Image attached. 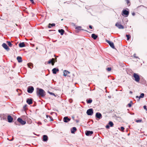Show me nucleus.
<instances>
[{"label": "nucleus", "mask_w": 147, "mask_h": 147, "mask_svg": "<svg viewBox=\"0 0 147 147\" xmlns=\"http://www.w3.org/2000/svg\"><path fill=\"white\" fill-rule=\"evenodd\" d=\"M38 89L37 92V94L38 96H41L42 97L45 95V91L41 88H37Z\"/></svg>", "instance_id": "nucleus-1"}, {"label": "nucleus", "mask_w": 147, "mask_h": 147, "mask_svg": "<svg viewBox=\"0 0 147 147\" xmlns=\"http://www.w3.org/2000/svg\"><path fill=\"white\" fill-rule=\"evenodd\" d=\"M133 77L134 78V80L137 82H139L140 80V77L139 75L137 74L134 73L133 74Z\"/></svg>", "instance_id": "nucleus-2"}, {"label": "nucleus", "mask_w": 147, "mask_h": 147, "mask_svg": "<svg viewBox=\"0 0 147 147\" xmlns=\"http://www.w3.org/2000/svg\"><path fill=\"white\" fill-rule=\"evenodd\" d=\"M34 90L33 87L32 86H28L27 88V92L30 93H32Z\"/></svg>", "instance_id": "nucleus-3"}, {"label": "nucleus", "mask_w": 147, "mask_h": 147, "mask_svg": "<svg viewBox=\"0 0 147 147\" xmlns=\"http://www.w3.org/2000/svg\"><path fill=\"white\" fill-rule=\"evenodd\" d=\"M86 113L89 115H92L93 113V109H88L87 110Z\"/></svg>", "instance_id": "nucleus-4"}, {"label": "nucleus", "mask_w": 147, "mask_h": 147, "mask_svg": "<svg viewBox=\"0 0 147 147\" xmlns=\"http://www.w3.org/2000/svg\"><path fill=\"white\" fill-rule=\"evenodd\" d=\"M17 120L22 125L25 124L26 123L25 121L23 120L22 119L20 118H19Z\"/></svg>", "instance_id": "nucleus-5"}, {"label": "nucleus", "mask_w": 147, "mask_h": 147, "mask_svg": "<svg viewBox=\"0 0 147 147\" xmlns=\"http://www.w3.org/2000/svg\"><path fill=\"white\" fill-rule=\"evenodd\" d=\"M115 26L117 27L119 29H121L124 28V27L120 23L117 22L116 23Z\"/></svg>", "instance_id": "nucleus-6"}, {"label": "nucleus", "mask_w": 147, "mask_h": 147, "mask_svg": "<svg viewBox=\"0 0 147 147\" xmlns=\"http://www.w3.org/2000/svg\"><path fill=\"white\" fill-rule=\"evenodd\" d=\"M122 13L123 14H122V15H125V17H127L128 16L129 14V11L125 10H123V11Z\"/></svg>", "instance_id": "nucleus-7"}, {"label": "nucleus", "mask_w": 147, "mask_h": 147, "mask_svg": "<svg viewBox=\"0 0 147 147\" xmlns=\"http://www.w3.org/2000/svg\"><path fill=\"white\" fill-rule=\"evenodd\" d=\"M2 46L3 48H4L5 50H6L7 51H9L10 50V49L8 47L5 43H3L2 44Z\"/></svg>", "instance_id": "nucleus-8"}, {"label": "nucleus", "mask_w": 147, "mask_h": 147, "mask_svg": "<svg viewBox=\"0 0 147 147\" xmlns=\"http://www.w3.org/2000/svg\"><path fill=\"white\" fill-rule=\"evenodd\" d=\"M106 42L108 43L111 47L113 48H114L115 47L113 43L112 42H111L109 40H106Z\"/></svg>", "instance_id": "nucleus-9"}, {"label": "nucleus", "mask_w": 147, "mask_h": 147, "mask_svg": "<svg viewBox=\"0 0 147 147\" xmlns=\"http://www.w3.org/2000/svg\"><path fill=\"white\" fill-rule=\"evenodd\" d=\"M55 63V59L54 58H52L51 59H50L49 61H48V63L49 64H50L51 63L52 65H54V63Z\"/></svg>", "instance_id": "nucleus-10"}, {"label": "nucleus", "mask_w": 147, "mask_h": 147, "mask_svg": "<svg viewBox=\"0 0 147 147\" xmlns=\"http://www.w3.org/2000/svg\"><path fill=\"white\" fill-rule=\"evenodd\" d=\"M93 133V131H87L86 132L85 134L87 136H90Z\"/></svg>", "instance_id": "nucleus-11"}, {"label": "nucleus", "mask_w": 147, "mask_h": 147, "mask_svg": "<svg viewBox=\"0 0 147 147\" xmlns=\"http://www.w3.org/2000/svg\"><path fill=\"white\" fill-rule=\"evenodd\" d=\"M96 117L97 118L100 119L102 118V115L100 113L98 112L96 113Z\"/></svg>", "instance_id": "nucleus-12"}, {"label": "nucleus", "mask_w": 147, "mask_h": 147, "mask_svg": "<svg viewBox=\"0 0 147 147\" xmlns=\"http://www.w3.org/2000/svg\"><path fill=\"white\" fill-rule=\"evenodd\" d=\"M7 119L8 122L9 123H11L12 122L13 119L10 115H8L7 117Z\"/></svg>", "instance_id": "nucleus-13"}, {"label": "nucleus", "mask_w": 147, "mask_h": 147, "mask_svg": "<svg viewBox=\"0 0 147 147\" xmlns=\"http://www.w3.org/2000/svg\"><path fill=\"white\" fill-rule=\"evenodd\" d=\"M63 120L64 122L67 123L70 121V119L69 118H68L67 117H64Z\"/></svg>", "instance_id": "nucleus-14"}, {"label": "nucleus", "mask_w": 147, "mask_h": 147, "mask_svg": "<svg viewBox=\"0 0 147 147\" xmlns=\"http://www.w3.org/2000/svg\"><path fill=\"white\" fill-rule=\"evenodd\" d=\"M26 102L28 104L31 105L32 103V100L31 98H28L26 100Z\"/></svg>", "instance_id": "nucleus-15"}, {"label": "nucleus", "mask_w": 147, "mask_h": 147, "mask_svg": "<svg viewBox=\"0 0 147 147\" xmlns=\"http://www.w3.org/2000/svg\"><path fill=\"white\" fill-rule=\"evenodd\" d=\"M59 71V69L58 68H53L52 70V71L53 72V74H56L57 73V71Z\"/></svg>", "instance_id": "nucleus-16"}, {"label": "nucleus", "mask_w": 147, "mask_h": 147, "mask_svg": "<svg viewBox=\"0 0 147 147\" xmlns=\"http://www.w3.org/2000/svg\"><path fill=\"white\" fill-rule=\"evenodd\" d=\"M48 137L46 135H44L43 136V140L44 142H46L48 140Z\"/></svg>", "instance_id": "nucleus-17"}, {"label": "nucleus", "mask_w": 147, "mask_h": 147, "mask_svg": "<svg viewBox=\"0 0 147 147\" xmlns=\"http://www.w3.org/2000/svg\"><path fill=\"white\" fill-rule=\"evenodd\" d=\"M144 96V94L143 93H142L140 94V96H136V98H138L139 99H140L141 98H143Z\"/></svg>", "instance_id": "nucleus-18"}, {"label": "nucleus", "mask_w": 147, "mask_h": 147, "mask_svg": "<svg viewBox=\"0 0 147 147\" xmlns=\"http://www.w3.org/2000/svg\"><path fill=\"white\" fill-rule=\"evenodd\" d=\"M46 117L48 119V120H49L50 121H53V120L52 117L51 116L47 115H46Z\"/></svg>", "instance_id": "nucleus-19"}, {"label": "nucleus", "mask_w": 147, "mask_h": 147, "mask_svg": "<svg viewBox=\"0 0 147 147\" xmlns=\"http://www.w3.org/2000/svg\"><path fill=\"white\" fill-rule=\"evenodd\" d=\"M91 37L94 40L96 39L98 37V36L94 34H93L91 35Z\"/></svg>", "instance_id": "nucleus-20"}, {"label": "nucleus", "mask_w": 147, "mask_h": 147, "mask_svg": "<svg viewBox=\"0 0 147 147\" xmlns=\"http://www.w3.org/2000/svg\"><path fill=\"white\" fill-rule=\"evenodd\" d=\"M70 72L66 70H65L63 72V76H66L67 75L69 74Z\"/></svg>", "instance_id": "nucleus-21"}, {"label": "nucleus", "mask_w": 147, "mask_h": 147, "mask_svg": "<svg viewBox=\"0 0 147 147\" xmlns=\"http://www.w3.org/2000/svg\"><path fill=\"white\" fill-rule=\"evenodd\" d=\"M81 28H82V27L80 26H78L76 27L75 28L76 29H77L78 30H84V31H86V30H85L83 29H81Z\"/></svg>", "instance_id": "nucleus-22"}, {"label": "nucleus", "mask_w": 147, "mask_h": 147, "mask_svg": "<svg viewBox=\"0 0 147 147\" xmlns=\"http://www.w3.org/2000/svg\"><path fill=\"white\" fill-rule=\"evenodd\" d=\"M58 32L60 33L62 35L65 32L64 30L62 29L59 30Z\"/></svg>", "instance_id": "nucleus-23"}, {"label": "nucleus", "mask_w": 147, "mask_h": 147, "mask_svg": "<svg viewBox=\"0 0 147 147\" xmlns=\"http://www.w3.org/2000/svg\"><path fill=\"white\" fill-rule=\"evenodd\" d=\"M19 46L20 47H23L25 46V45L24 42H22L20 43Z\"/></svg>", "instance_id": "nucleus-24"}, {"label": "nucleus", "mask_w": 147, "mask_h": 147, "mask_svg": "<svg viewBox=\"0 0 147 147\" xmlns=\"http://www.w3.org/2000/svg\"><path fill=\"white\" fill-rule=\"evenodd\" d=\"M17 59L18 62L20 63L22 61V58L21 57L18 56Z\"/></svg>", "instance_id": "nucleus-25"}, {"label": "nucleus", "mask_w": 147, "mask_h": 147, "mask_svg": "<svg viewBox=\"0 0 147 147\" xmlns=\"http://www.w3.org/2000/svg\"><path fill=\"white\" fill-rule=\"evenodd\" d=\"M28 67L30 68V69H32L33 67V65L32 63H29L28 64Z\"/></svg>", "instance_id": "nucleus-26"}, {"label": "nucleus", "mask_w": 147, "mask_h": 147, "mask_svg": "<svg viewBox=\"0 0 147 147\" xmlns=\"http://www.w3.org/2000/svg\"><path fill=\"white\" fill-rule=\"evenodd\" d=\"M76 130V127H73L71 129V133L72 134L74 133V132Z\"/></svg>", "instance_id": "nucleus-27"}, {"label": "nucleus", "mask_w": 147, "mask_h": 147, "mask_svg": "<svg viewBox=\"0 0 147 147\" xmlns=\"http://www.w3.org/2000/svg\"><path fill=\"white\" fill-rule=\"evenodd\" d=\"M92 100L90 98L86 100L87 103L88 104L91 103L92 102Z\"/></svg>", "instance_id": "nucleus-28"}, {"label": "nucleus", "mask_w": 147, "mask_h": 147, "mask_svg": "<svg viewBox=\"0 0 147 147\" xmlns=\"http://www.w3.org/2000/svg\"><path fill=\"white\" fill-rule=\"evenodd\" d=\"M55 26V24L54 23H53L52 24L50 23L49 24L48 27L49 28H51V27Z\"/></svg>", "instance_id": "nucleus-29"}, {"label": "nucleus", "mask_w": 147, "mask_h": 147, "mask_svg": "<svg viewBox=\"0 0 147 147\" xmlns=\"http://www.w3.org/2000/svg\"><path fill=\"white\" fill-rule=\"evenodd\" d=\"M7 45H8V46L10 47H11L12 46V44L11 43L9 42V41H7Z\"/></svg>", "instance_id": "nucleus-30"}, {"label": "nucleus", "mask_w": 147, "mask_h": 147, "mask_svg": "<svg viewBox=\"0 0 147 147\" xmlns=\"http://www.w3.org/2000/svg\"><path fill=\"white\" fill-rule=\"evenodd\" d=\"M109 124L110 125V126L111 127H113L114 125L113 122L111 121L109 122Z\"/></svg>", "instance_id": "nucleus-31"}, {"label": "nucleus", "mask_w": 147, "mask_h": 147, "mask_svg": "<svg viewBox=\"0 0 147 147\" xmlns=\"http://www.w3.org/2000/svg\"><path fill=\"white\" fill-rule=\"evenodd\" d=\"M131 103H132V102L131 101L130 102V103H129L127 106L129 107H131Z\"/></svg>", "instance_id": "nucleus-32"}, {"label": "nucleus", "mask_w": 147, "mask_h": 147, "mask_svg": "<svg viewBox=\"0 0 147 147\" xmlns=\"http://www.w3.org/2000/svg\"><path fill=\"white\" fill-rule=\"evenodd\" d=\"M126 36L127 37V40H129V39L130 38V35H126Z\"/></svg>", "instance_id": "nucleus-33"}, {"label": "nucleus", "mask_w": 147, "mask_h": 147, "mask_svg": "<svg viewBox=\"0 0 147 147\" xmlns=\"http://www.w3.org/2000/svg\"><path fill=\"white\" fill-rule=\"evenodd\" d=\"M107 70L108 71H110L111 70V67H108L107 68Z\"/></svg>", "instance_id": "nucleus-34"}, {"label": "nucleus", "mask_w": 147, "mask_h": 147, "mask_svg": "<svg viewBox=\"0 0 147 147\" xmlns=\"http://www.w3.org/2000/svg\"><path fill=\"white\" fill-rule=\"evenodd\" d=\"M142 121L141 119L137 120L136 121L137 123L141 122Z\"/></svg>", "instance_id": "nucleus-35"}, {"label": "nucleus", "mask_w": 147, "mask_h": 147, "mask_svg": "<svg viewBox=\"0 0 147 147\" xmlns=\"http://www.w3.org/2000/svg\"><path fill=\"white\" fill-rule=\"evenodd\" d=\"M49 93L51 95H54V96H55V94L53 93V92H49Z\"/></svg>", "instance_id": "nucleus-36"}, {"label": "nucleus", "mask_w": 147, "mask_h": 147, "mask_svg": "<svg viewBox=\"0 0 147 147\" xmlns=\"http://www.w3.org/2000/svg\"><path fill=\"white\" fill-rule=\"evenodd\" d=\"M120 128H121V130L122 131H123L124 130V128L123 127H121Z\"/></svg>", "instance_id": "nucleus-37"}, {"label": "nucleus", "mask_w": 147, "mask_h": 147, "mask_svg": "<svg viewBox=\"0 0 147 147\" xmlns=\"http://www.w3.org/2000/svg\"><path fill=\"white\" fill-rule=\"evenodd\" d=\"M146 105H144V106L143 107L144 109L146 110L147 111V108H146Z\"/></svg>", "instance_id": "nucleus-38"}, {"label": "nucleus", "mask_w": 147, "mask_h": 147, "mask_svg": "<svg viewBox=\"0 0 147 147\" xmlns=\"http://www.w3.org/2000/svg\"><path fill=\"white\" fill-rule=\"evenodd\" d=\"M106 127L107 129H109V125H107L106 126Z\"/></svg>", "instance_id": "nucleus-39"}, {"label": "nucleus", "mask_w": 147, "mask_h": 147, "mask_svg": "<svg viewBox=\"0 0 147 147\" xmlns=\"http://www.w3.org/2000/svg\"><path fill=\"white\" fill-rule=\"evenodd\" d=\"M126 0L127 1V4L128 5L129 4V3H130V2H129V0Z\"/></svg>", "instance_id": "nucleus-40"}, {"label": "nucleus", "mask_w": 147, "mask_h": 147, "mask_svg": "<svg viewBox=\"0 0 147 147\" xmlns=\"http://www.w3.org/2000/svg\"><path fill=\"white\" fill-rule=\"evenodd\" d=\"M89 28H90V29H92V26H91V25H90V26H89Z\"/></svg>", "instance_id": "nucleus-41"}, {"label": "nucleus", "mask_w": 147, "mask_h": 147, "mask_svg": "<svg viewBox=\"0 0 147 147\" xmlns=\"http://www.w3.org/2000/svg\"><path fill=\"white\" fill-rule=\"evenodd\" d=\"M30 1L32 3H34V1L33 0H30Z\"/></svg>", "instance_id": "nucleus-42"}, {"label": "nucleus", "mask_w": 147, "mask_h": 147, "mask_svg": "<svg viewBox=\"0 0 147 147\" xmlns=\"http://www.w3.org/2000/svg\"><path fill=\"white\" fill-rule=\"evenodd\" d=\"M132 14L133 16H134L135 15V13H133Z\"/></svg>", "instance_id": "nucleus-43"}, {"label": "nucleus", "mask_w": 147, "mask_h": 147, "mask_svg": "<svg viewBox=\"0 0 147 147\" xmlns=\"http://www.w3.org/2000/svg\"><path fill=\"white\" fill-rule=\"evenodd\" d=\"M144 7V6H143V5H141V6H139V7Z\"/></svg>", "instance_id": "nucleus-44"}, {"label": "nucleus", "mask_w": 147, "mask_h": 147, "mask_svg": "<svg viewBox=\"0 0 147 147\" xmlns=\"http://www.w3.org/2000/svg\"><path fill=\"white\" fill-rule=\"evenodd\" d=\"M26 107H27V105H25L24 106V109H25V108H26Z\"/></svg>", "instance_id": "nucleus-45"}, {"label": "nucleus", "mask_w": 147, "mask_h": 147, "mask_svg": "<svg viewBox=\"0 0 147 147\" xmlns=\"http://www.w3.org/2000/svg\"><path fill=\"white\" fill-rule=\"evenodd\" d=\"M129 93L130 94H132V92L131 91H130V92H129Z\"/></svg>", "instance_id": "nucleus-46"}, {"label": "nucleus", "mask_w": 147, "mask_h": 147, "mask_svg": "<svg viewBox=\"0 0 147 147\" xmlns=\"http://www.w3.org/2000/svg\"><path fill=\"white\" fill-rule=\"evenodd\" d=\"M136 57V58H138V57Z\"/></svg>", "instance_id": "nucleus-47"}, {"label": "nucleus", "mask_w": 147, "mask_h": 147, "mask_svg": "<svg viewBox=\"0 0 147 147\" xmlns=\"http://www.w3.org/2000/svg\"><path fill=\"white\" fill-rule=\"evenodd\" d=\"M16 26H17V25L16 24Z\"/></svg>", "instance_id": "nucleus-48"}]
</instances>
